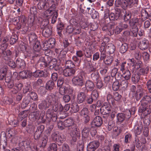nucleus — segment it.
Masks as SVG:
<instances>
[{"instance_id": "obj_20", "label": "nucleus", "mask_w": 151, "mask_h": 151, "mask_svg": "<svg viewBox=\"0 0 151 151\" xmlns=\"http://www.w3.org/2000/svg\"><path fill=\"white\" fill-rule=\"evenodd\" d=\"M102 123V121L101 118L100 116H96L93 121L92 124V125H94L96 127L100 126Z\"/></svg>"}, {"instance_id": "obj_38", "label": "nucleus", "mask_w": 151, "mask_h": 151, "mask_svg": "<svg viewBox=\"0 0 151 151\" xmlns=\"http://www.w3.org/2000/svg\"><path fill=\"white\" fill-rule=\"evenodd\" d=\"M54 83L52 81H49L46 84V88L47 90H51L54 88Z\"/></svg>"}, {"instance_id": "obj_19", "label": "nucleus", "mask_w": 151, "mask_h": 151, "mask_svg": "<svg viewBox=\"0 0 151 151\" xmlns=\"http://www.w3.org/2000/svg\"><path fill=\"white\" fill-rule=\"evenodd\" d=\"M55 43L54 38H50L48 41H45L43 43V47H53Z\"/></svg>"}, {"instance_id": "obj_53", "label": "nucleus", "mask_w": 151, "mask_h": 151, "mask_svg": "<svg viewBox=\"0 0 151 151\" xmlns=\"http://www.w3.org/2000/svg\"><path fill=\"white\" fill-rule=\"evenodd\" d=\"M35 19L34 17L32 16L29 17L28 18L27 20V24H28V26L31 27L34 24Z\"/></svg>"}, {"instance_id": "obj_24", "label": "nucleus", "mask_w": 151, "mask_h": 151, "mask_svg": "<svg viewBox=\"0 0 151 151\" xmlns=\"http://www.w3.org/2000/svg\"><path fill=\"white\" fill-rule=\"evenodd\" d=\"M64 124L65 127H68L69 129L73 128V126H76L74 124L73 121L71 119H69L65 120Z\"/></svg>"}, {"instance_id": "obj_16", "label": "nucleus", "mask_w": 151, "mask_h": 151, "mask_svg": "<svg viewBox=\"0 0 151 151\" xmlns=\"http://www.w3.org/2000/svg\"><path fill=\"white\" fill-rule=\"evenodd\" d=\"M86 37V34L85 33H82L79 35L76 36V46L80 47L81 44L82 42L84 39Z\"/></svg>"}, {"instance_id": "obj_43", "label": "nucleus", "mask_w": 151, "mask_h": 151, "mask_svg": "<svg viewBox=\"0 0 151 151\" xmlns=\"http://www.w3.org/2000/svg\"><path fill=\"white\" fill-rule=\"evenodd\" d=\"M141 101L145 104L151 103V96L146 95L144 96L141 100Z\"/></svg>"}, {"instance_id": "obj_6", "label": "nucleus", "mask_w": 151, "mask_h": 151, "mask_svg": "<svg viewBox=\"0 0 151 151\" xmlns=\"http://www.w3.org/2000/svg\"><path fill=\"white\" fill-rule=\"evenodd\" d=\"M41 29L42 30V35L44 37H48L51 35L52 30L50 26L47 25L43 26Z\"/></svg>"}, {"instance_id": "obj_39", "label": "nucleus", "mask_w": 151, "mask_h": 151, "mask_svg": "<svg viewBox=\"0 0 151 151\" xmlns=\"http://www.w3.org/2000/svg\"><path fill=\"white\" fill-rule=\"evenodd\" d=\"M120 86L119 81L116 80L113 83L112 86V89L114 91H116L119 89Z\"/></svg>"}, {"instance_id": "obj_40", "label": "nucleus", "mask_w": 151, "mask_h": 151, "mask_svg": "<svg viewBox=\"0 0 151 151\" xmlns=\"http://www.w3.org/2000/svg\"><path fill=\"white\" fill-rule=\"evenodd\" d=\"M29 41L31 42L35 41L37 39V36L36 34L33 32H30L28 35Z\"/></svg>"}, {"instance_id": "obj_34", "label": "nucleus", "mask_w": 151, "mask_h": 151, "mask_svg": "<svg viewBox=\"0 0 151 151\" xmlns=\"http://www.w3.org/2000/svg\"><path fill=\"white\" fill-rule=\"evenodd\" d=\"M80 25L82 29H85L88 26L87 20L84 18H82L80 22Z\"/></svg>"}, {"instance_id": "obj_61", "label": "nucleus", "mask_w": 151, "mask_h": 151, "mask_svg": "<svg viewBox=\"0 0 151 151\" xmlns=\"http://www.w3.org/2000/svg\"><path fill=\"white\" fill-rule=\"evenodd\" d=\"M17 65L20 68H23L25 66V63L24 61L21 60H17L16 61Z\"/></svg>"}, {"instance_id": "obj_64", "label": "nucleus", "mask_w": 151, "mask_h": 151, "mask_svg": "<svg viewBox=\"0 0 151 151\" xmlns=\"http://www.w3.org/2000/svg\"><path fill=\"white\" fill-rule=\"evenodd\" d=\"M112 151H121L120 145L119 144H114L112 146Z\"/></svg>"}, {"instance_id": "obj_48", "label": "nucleus", "mask_w": 151, "mask_h": 151, "mask_svg": "<svg viewBox=\"0 0 151 151\" xmlns=\"http://www.w3.org/2000/svg\"><path fill=\"white\" fill-rule=\"evenodd\" d=\"M90 129L88 127L84 128L82 132V136L84 137H87L89 134Z\"/></svg>"}, {"instance_id": "obj_27", "label": "nucleus", "mask_w": 151, "mask_h": 151, "mask_svg": "<svg viewBox=\"0 0 151 151\" xmlns=\"http://www.w3.org/2000/svg\"><path fill=\"white\" fill-rule=\"evenodd\" d=\"M149 17V15L146 9H142L141 11V19L144 21L147 19Z\"/></svg>"}, {"instance_id": "obj_26", "label": "nucleus", "mask_w": 151, "mask_h": 151, "mask_svg": "<svg viewBox=\"0 0 151 151\" xmlns=\"http://www.w3.org/2000/svg\"><path fill=\"white\" fill-rule=\"evenodd\" d=\"M47 101H46V99L44 101H42L38 105L39 108L41 109H45L48 108L50 106Z\"/></svg>"}, {"instance_id": "obj_37", "label": "nucleus", "mask_w": 151, "mask_h": 151, "mask_svg": "<svg viewBox=\"0 0 151 151\" xmlns=\"http://www.w3.org/2000/svg\"><path fill=\"white\" fill-rule=\"evenodd\" d=\"M122 76L123 78L126 80H129L131 77L130 72L129 70H126L123 72Z\"/></svg>"}, {"instance_id": "obj_44", "label": "nucleus", "mask_w": 151, "mask_h": 151, "mask_svg": "<svg viewBox=\"0 0 151 151\" xmlns=\"http://www.w3.org/2000/svg\"><path fill=\"white\" fill-rule=\"evenodd\" d=\"M140 78V75L139 74H134L132 75V80L134 83H136L139 81Z\"/></svg>"}, {"instance_id": "obj_35", "label": "nucleus", "mask_w": 151, "mask_h": 151, "mask_svg": "<svg viewBox=\"0 0 151 151\" xmlns=\"http://www.w3.org/2000/svg\"><path fill=\"white\" fill-rule=\"evenodd\" d=\"M142 126L141 124L135 125L134 127V132L136 135H139L141 132Z\"/></svg>"}, {"instance_id": "obj_3", "label": "nucleus", "mask_w": 151, "mask_h": 151, "mask_svg": "<svg viewBox=\"0 0 151 151\" xmlns=\"http://www.w3.org/2000/svg\"><path fill=\"white\" fill-rule=\"evenodd\" d=\"M84 72H81L79 74L74 76L72 79V82L73 86H82L84 85Z\"/></svg>"}, {"instance_id": "obj_17", "label": "nucleus", "mask_w": 151, "mask_h": 151, "mask_svg": "<svg viewBox=\"0 0 151 151\" xmlns=\"http://www.w3.org/2000/svg\"><path fill=\"white\" fill-rule=\"evenodd\" d=\"M111 110V107L109 105L107 106L104 105L102 106L100 109L101 113L103 115L109 114L110 113Z\"/></svg>"}, {"instance_id": "obj_45", "label": "nucleus", "mask_w": 151, "mask_h": 151, "mask_svg": "<svg viewBox=\"0 0 151 151\" xmlns=\"http://www.w3.org/2000/svg\"><path fill=\"white\" fill-rule=\"evenodd\" d=\"M2 52L4 55V59L7 60H9L12 54L11 51L9 50H7L5 52L3 51Z\"/></svg>"}, {"instance_id": "obj_29", "label": "nucleus", "mask_w": 151, "mask_h": 151, "mask_svg": "<svg viewBox=\"0 0 151 151\" xmlns=\"http://www.w3.org/2000/svg\"><path fill=\"white\" fill-rule=\"evenodd\" d=\"M7 70V67H3L0 69V80H2L5 76Z\"/></svg>"}, {"instance_id": "obj_56", "label": "nucleus", "mask_w": 151, "mask_h": 151, "mask_svg": "<svg viewBox=\"0 0 151 151\" xmlns=\"http://www.w3.org/2000/svg\"><path fill=\"white\" fill-rule=\"evenodd\" d=\"M148 70L149 68L148 67L146 68H142L139 70V73L140 75H145L148 73Z\"/></svg>"}, {"instance_id": "obj_7", "label": "nucleus", "mask_w": 151, "mask_h": 151, "mask_svg": "<svg viewBox=\"0 0 151 151\" xmlns=\"http://www.w3.org/2000/svg\"><path fill=\"white\" fill-rule=\"evenodd\" d=\"M95 87L93 82L91 81L88 80L85 83V87L83 88L82 90L84 91H92Z\"/></svg>"}, {"instance_id": "obj_54", "label": "nucleus", "mask_w": 151, "mask_h": 151, "mask_svg": "<svg viewBox=\"0 0 151 151\" xmlns=\"http://www.w3.org/2000/svg\"><path fill=\"white\" fill-rule=\"evenodd\" d=\"M137 95H138L139 93V95L140 97H141L143 95V89L142 88V86L140 85H138L137 86Z\"/></svg>"}, {"instance_id": "obj_58", "label": "nucleus", "mask_w": 151, "mask_h": 151, "mask_svg": "<svg viewBox=\"0 0 151 151\" xmlns=\"http://www.w3.org/2000/svg\"><path fill=\"white\" fill-rule=\"evenodd\" d=\"M118 18L119 17L117 15H116L114 13L111 12L110 14L109 19L110 22L111 20H117Z\"/></svg>"}, {"instance_id": "obj_8", "label": "nucleus", "mask_w": 151, "mask_h": 151, "mask_svg": "<svg viewBox=\"0 0 151 151\" xmlns=\"http://www.w3.org/2000/svg\"><path fill=\"white\" fill-rule=\"evenodd\" d=\"M99 143L97 141L91 142L88 144L87 147V151H95L99 147Z\"/></svg>"}, {"instance_id": "obj_52", "label": "nucleus", "mask_w": 151, "mask_h": 151, "mask_svg": "<svg viewBox=\"0 0 151 151\" xmlns=\"http://www.w3.org/2000/svg\"><path fill=\"white\" fill-rule=\"evenodd\" d=\"M29 94L30 96L29 98L30 100L31 99L34 101L37 100L38 99V97L37 94L34 92H31L29 93Z\"/></svg>"}, {"instance_id": "obj_41", "label": "nucleus", "mask_w": 151, "mask_h": 151, "mask_svg": "<svg viewBox=\"0 0 151 151\" xmlns=\"http://www.w3.org/2000/svg\"><path fill=\"white\" fill-rule=\"evenodd\" d=\"M48 151H57V145L55 143L50 144L47 148Z\"/></svg>"}, {"instance_id": "obj_55", "label": "nucleus", "mask_w": 151, "mask_h": 151, "mask_svg": "<svg viewBox=\"0 0 151 151\" xmlns=\"http://www.w3.org/2000/svg\"><path fill=\"white\" fill-rule=\"evenodd\" d=\"M28 73L26 71H23L19 73V76L22 79H26L28 77Z\"/></svg>"}, {"instance_id": "obj_31", "label": "nucleus", "mask_w": 151, "mask_h": 151, "mask_svg": "<svg viewBox=\"0 0 151 151\" xmlns=\"http://www.w3.org/2000/svg\"><path fill=\"white\" fill-rule=\"evenodd\" d=\"M117 122L121 123L125 119V116L124 113H118L116 115Z\"/></svg>"}, {"instance_id": "obj_46", "label": "nucleus", "mask_w": 151, "mask_h": 151, "mask_svg": "<svg viewBox=\"0 0 151 151\" xmlns=\"http://www.w3.org/2000/svg\"><path fill=\"white\" fill-rule=\"evenodd\" d=\"M131 13L130 12L126 11V13L124 17V20L125 22H127L131 19Z\"/></svg>"}, {"instance_id": "obj_42", "label": "nucleus", "mask_w": 151, "mask_h": 151, "mask_svg": "<svg viewBox=\"0 0 151 151\" xmlns=\"http://www.w3.org/2000/svg\"><path fill=\"white\" fill-rule=\"evenodd\" d=\"M9 38L7 36L5 37L2 42L1 47H7L8 46Z\"/></svg>"}, {"instance_id": "obj_5", "label": "nucleus", "mask_w": 151, "mask_h": 151, "mask_svg": "<svg viewBox=\"0 0 151 151\" xmlns=\"http://www.w3.org/2000/svg\"><path fill=\"white\" fill-rule=\"evenodd\" d=\"M73 128L69 129L70 134L74 142H76L77 138L80 137V132L77 130L76 126H73Z\"/></svg>"}, {"instance_id": "obj_4", "label": "nucleus", "mask_w": 151, "mask_h": 151, "mask_svg": "<svg viewBox=\"0 0 151 151\" xmlns=\"http://www.w3.org/2000/svg\"><path fill=\"white\" fill-rule=\"evenodd\" d=\"M107 25L104 26L102 28L103 31H106L108 33V34L109 35H113L114 34V28L115 25L114 22H109V23L106 24Z\"/></svg>"}, {"instance_id": "obj_22", "label": "nucleus", "mask_w": 151, "mask_h": 151, "mask_svg": "<svg viewBox=\"0 0 151 151\" xmlns=\"http://www.w3.org/2000/svg\"><path fill=\"white\" fill-rule=\"evenodd\" d=\"M109 10L108 9H106L104 10L103 19H102L105 24H107L109 22Z\"/></svg>"}, {"instance_id": "obj_47", "label": "nucleus", "mask_w": 151, "mask_h": 151, "mask_svg": "<svg viewBox=\"0 0 151 151\" xmlns=\"http://www.w3.org/2000/svg\"><path fill=\"white\" fill-rule=\"evenodd\" d=\"M30 100L27 97L24 98L22 104V108H25L27 106L29 103Z\"/></svg>"}, {"instance_id": "obj_57", "label": "nucleus", "mask_w": 151, "mask_h": 151, "mask_svg": "<svg viewBox=\"0 0 151 151\" xmlns=\"http://www.w3.org/2000/svg\"><path fill=\"white\" fill-rule=\"evenodd\" d=\"M65 140V136L62 134H60L59 135H58V137L56 142L62 143Z\"/></svg>"}, {"instance_id": "obj_63", "label": "nucleus", "mask_w": 151, "mask_h": 151, "mask_svg": "<svg viewBox=\"0 0 151 151\" xmlns=\"http://www.w3.org/2000/svg\"><path fill=\"white\" fill-rule=\"evenodd\" d=\"M17 39L16 35L12 36L10 39V44L11 45L14 44L16 42Z\"/></svg>"}, {"instance_id": "obj_14", "label": "nucleus", "mask_w": 151, "mask_h": 151, "mask_svg": "<svg viewBox=\"0 0 151 151\" xmlns=\"http://www.w3.org/2000/svg\"><path fill=\"white\" fill-rule=\"evenodd\" d=\"M44 129V127L43 125H41L37 127L34 134V137L35 139H38L41 137Z\"/></svg>"}, {"instance_id": "obj_23", "label": "nucleus", "mask_w": 151, "mask_h": 151, "mask_svg": "<svg viewBox=\"0 0 151 151\" xmlns=\"http://www.w3.org/2000/svg\"><path fill=\"white\" fill-rule=\"evenodd\" d=\"M148 106H147L146 104H145L142 102L141 105L139 108V111L140 113H143L145 114V115H147V109L148 108Z\"/></svg>"}, {"instance_id": "obj_12", "label": "nucleus", "mask_w": 151, "mask_h": 151, "mask_svg": "<svg viewBox=\"0 0 151 151\" xmlns=\"http://www.w3.org/2000/svg\"><path fill=\"white\" fill-rule=\"evenodd\" d=\"M85 63L84 68L86 73H89L95 70V68L92 65L91 62L86 61Z\"/></svg>"}, {"instance_id": "obj_21", "label": "nucleus", "mask_w": 151, "mask_h": 151, "mask_svg": "<svg viewBox=\"0 0 151 151\" xmlns=\"http://www.w3.org/2000/svg\"><path fill=\"white\" fill-rule=\"evenodd\" d=\"M46 116L50 118H52V120L56 121L57 119V116L55 114H53V111L51 109H49L46 114Z\"/></svg>"}, {"instance_id": "obj_62", "label": "nucleus", "mask_w": 151, "mask_h": 151, "mask_svg": "<svg viewBox=\"0 0 151 151\" xmlns=\"http://www.w3.org/2000/svg\"><path fill=\"white\" fill-rule=\"evenodd\" d=\"M65 66L66 68H74L75 67L74 63L70 60L65 61Z\"/></svg>"}, {"instance_id": "obj_1", "label": "nucleus", "mask_w": 151, "mask_h": 151, "mask_svg": "<svg viewBox=\"0 0 151 151\" xmlns=\"http://www.w3.org/2000/svg\"><path fill=\"white\" fill-rule=\"evenodd\" d=\"M17 18L18 20L16 19L14 21V24L16 26L17 29H21L24 33H25L28 30L29 27L28 26L27 19V17L25 16L22 15L19 16Z\"/></svg>"}, {"instance_id": "obj_50", "label": "nucleus", "mask_w": 151, "mask_h": 151, "mask_svg": "<svg viewBox=\"0 0 151 151\" xmlns=\"http://www.w3.org/2000/svg\"><path fill=\"white\" fill-rule=\"evenodd\" d=\"M91 77L93 81H96L99 78V75L97 71H95L91 74Z\"/></svg>"}, {"instance_id": "obj_11", "label": "nucleus", "mask_w": 151, "mask_h": 151, "mask_svg": "<svg viewBox=\"0 0 151 151\" xmlns=\"http://www.w3.org/2000/svg\"><path fill=\"white\" fill-rule=\"evenodd\" d=\"M48 0H33L39 2L37 5V7L39 10L46 9L47 8V1Z\"/></svg>"}, {"instance_id": "obj_36", "label": "nucleus", "mask_w": 151, "mask_h": 151, "mask_svg": "<svg viewBox=\"0 0 151 151\" xmlns=\"http://www.w3.org/2000/svg\"><path fill=\"white\" fill-rule=\"evenodd\" d=\"M139 20L138 18L134 17L129 20V24L131 26H135L137 24Z\"/></svg>"}, {"instance_id": "obj_32", "label": "nucleus", "mask_w": 151, "mask_h": 151, "mask_svg": "<svg viewBox=\"0 0 151 151\" xmlns=\"http://www.w3.org/2000/svg\"><path fill=\"white\" fill-rule=\"evenodd\" d=\"M50 13L52 14L53 16L51 20V23L52 24L55 23L57 20L58 16V13L55 10H50Z\"/></svg>"}, {"instance_id": "obj_15", "label": "nucleus", "mask_w": 151, "mask_h": 151, "mask_svg": "<svg viewBox=\"0 0 151 151\" xmlns=\"http://www.w3.org/2000/svg\"><path fill=\"white\" fill-rule=\"evenodd\" d=\"M87 97V94L85 92L80 91L78 93L77 101L78 103H81L84 101Z\"/></svg>"}, {"instance_id": "obj_51", "label": "nucleus", "mask_w": 151, "mask_h": 151, "mask_svg": "<svg viewBox=\"0 0 151 151\" xmlns=\"http://www.w3.org/2000/svg\"><path fill=\"white\" fill-rule=\"evenodd\" d=\"M107 100L109 104L111 103L113 105L114 104V98L110 93H108L107 95Z\"/></svg>"}, {"instance_id": "obj_10", "label": "nucleus", "mask_w": 151, "mask_h": 151, "mask_svg": "<svg viewBox=\"0 0 151 151\" xmlns=\"http://www.w3.org/2000/svg\"><path fill=\"white\" fill-rule=\"evenodd\" d=\"M80 115L83 117V120L85 123H88L90 119L88 114V111L86 108L83 109L81 111Z\"/></svg>"}, {"instance_id": "obj_33", "label": "nucleus", "mask_w": 151, "mask_h": 151, "mask_svg": "<svg viewBox=\"0 0 151 151\" xmlns=\"http://www.w3.org/2000/svg\"><path fill=\"white\" fill-rule=\"evenodd\" d=\"M57 65V60L55 59H54L50 61L48 63V66L50 68H54L55 70H56V68Z\"/></svg>"}, {"instance_id": "obj_18", "label": "nucleus", "mask_w": 151, "mask_h": 151, "mask_svg": "<svg viewBox=\"0 0 151 151\" xmlns=\"http://www.w3.org/2000/svg\"><path fill=\"white\" fill-rule=\"evenodd\" d=\"M138 45V47H149V43L148 40L145 38L142 39L139 42H137Z\"/></svg>"}, {"instance_id": "obj_59", "label": "nucleus", "mask_w": 151, "mask_h": 151, "mask_svg": "<svg viewBox=\"0 0 151 151\" xmlns=\"http://www.w3.org/2000/svg\"><path fill=\"white\" fill-rule=\"evenodd\" d=\"M128 80H126V79L122 80L121 81L120 84L122 88H126L127 87L128 84V82L127 81Z\"/></svg>"}, {"instance_id": "obj_25", "label": "nucleus", "mask_w": 151, "mask_h": 151, "mask_svg": "<svg viewBox=\"0 0 151 151\" xmlns=\"http://www.w3.org/2000/svg\"><path fill=\"white\" fill-rule=\"evenodd\" d=\"M53 109L55 112H61L63 110V107L61 104L58 103V101L53 105Z\"/></svg>"}, {"instance_id": "obj_60", "label": "nucleus", "mask_w": 151, "mask_h": 151, "mask_svg": "<svg viewBox=\"0 0 151 151\" xmlns=\"http://www.w3.org/2000/svg\"><path fill=\"white\" fill-rule=\"evenodd\" d=\"M121 98V96L117 92H115L114 93V100L117 101H119Z\"/></svg>"}, {"instance_id": "obj_9", "label": "nucleus", "mask_w": 151, "mask_h": 151, "mask_svg": "<svg viewBox=\"0 0 151 151\" xmlns=\"http://www.w3.org/2000/svg\"><path fill=\"white\" fill-rule=\"evenodd\" d=\"M46 99L50 106L53 105L58 101L57 96L53 94L48 95Z\"/></svg>"}, {"instance_id": "obj_49", "label": "nucleus", "mask_w": 151, "mask_h": 151, "mask_svg": "<svg viewBox=\"0 0 151 151\" xmlns=\"http://www.w3.org/2000/svg\"><path fill=\"white\" fill-rule=\"evenodd\" d=\"M138 31V27L137 26H135L134 28L132 27L131 30V33H132V35L130 34L131 36L135 37H137V35Z\"/></svg>"}, {"instance_id": "obj_2", "label": "nucleus", "mask_w": 151, "mask_h": 151, "mask_svg": "<svg viewBox=\"0 0 151 151\" xmlns=\"http://www.w3.org/2000/svg\"><path fill=\"white\" fill-rule=\"evenodd\" d=\"M138 0H116L114 5L116 7H121L124 9L132 8L135 4H137Z\"/></svg>"}, {"instance_id": "obj_13", "label": "nucleus", "mask_w": 151, "mask_h": 151, "mask_svg": "<svg viewBox=\"0 0 151 151\" xmlns=\"http://www.w3.org/2000/svg\"><path fill=\"white\" fill-rule=\"evenodd\" d=\"M75 72L74 68H66L63 70V75L66 77L72 76L75 74Z\"/></svg>"}, {"instance_id": "obj_28", "label": "nucleus", "mask_w": 151, "mask_h": 151, "mask_svg": "<svg viewBox=\"0 0 151 151\" xmlns=\"http://www.w3.org/2000/svg\"><path fill=\"white\" fill-rule=\"evenodd\" d=\"M118 70V69L117 68L115 67L111 70V75L112 77H115V78L116 79V78H118L120 76H121V75L117 72Z\"/></svg>"}, {"instance_id": "obj_30", "label": "nucleus", "mask_w": 151, "mask_h": 151, "mask_svg": "<svg viewBox=\"0 0 151 151\" xmlns=\"http://www.w3.org/2000/svg\"><path fill=\"white\" fill-rule=\"evenodd\" d=\"M39 113V111L33 112L29 115V118L31 121H35L38 118Z\"/></svg>"}]
</instances>
